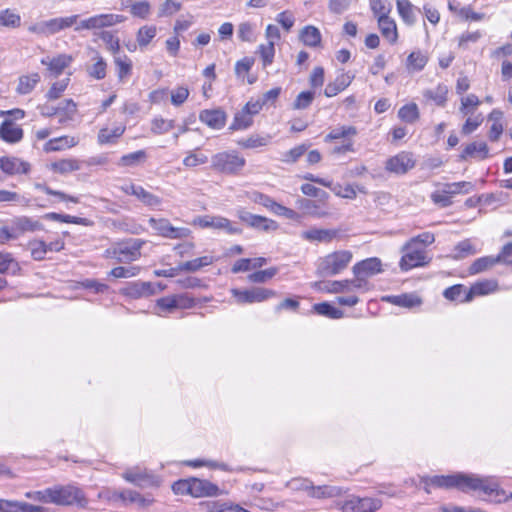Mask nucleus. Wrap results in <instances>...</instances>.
I'll return each mask as SVG.
<instances>
[{
    "mask_svg": "<svg viewBox=\"0 0 512 512\" xmlns=\"http://www.w3.org/2000/svg\"><path fill=\"white\" fill-rule=\"evenodd\" d=\"M118 81L125 83L132 75V60L126 54H119L113 57Z\"/></svg>",
    "mask_w": 512,
    "mask_h": 512,
    "instance_id": "obj_25",
    "label": "nucleus"
},
{
    "mask_svg": "<svg viewBox=\"0 0 512 512\" xmlns=\"http://www.w3.org/2000/svg\"><path fill=\"white\" fill-rule=\"evenodd\" d=\"M79 143V139L74 136H61L54 139H50L44 146L45 151H60L66 148H71Z\"/></svg>",
    "mask_w": 512,
    "mask_h": 512,
    "instance_id": "obj_30",
    "label": "nucleus"
},
{
    "mask_svg": "<svg viewBox=\"0 0 512 512\" xmlns=\"http://www.w3.org/2000/svg\"><path fill=\"white\" fill-rule=\"evenodd\" d=\"M354 76L348 73H342L337 76L333 82L327 84L324 94L326 97L336 96L341 91L345 90L352 82Z\"/></svg>",
    "mask_w": 512,
    "mask_h": 512,
    "instance_id": "obj_29",
    "label": "nucleus"
},
{
    "mask_svg": "<svg viewBox=\"0 0 512 512\" xmlns=\"http://www.w3.org/2000/svg\"><path fill=\"white\" fill-rule=\"evenodd\" d=\"M398 117L402 121L409 123V124H413L414 122H416L420 117V113H419L417 104L409 103V104L402 106L398 111Z\"/></svg>",
    "mask_w": 512,
    "mask_h": 512,
    "instance_id": "obj_44",
    "label": "nucleus"
},
{
    "mask_svg": "<svg viewBox=\"0 0 512 512\" xmlns=\"http://www.w3.org/2000/svg\"><path fill=\"white\" fill-rule=\"evenodd\" d=\"M498 283L494 279H487L476 282L470 287L465 293L464 298L461 300L462 303L470 302L475 296H483L493 293L497 290Z\"/></svg>",
    "mask_w": 512,
    "mask_h": 512,
    "instance_id": "obj_18",
    "label": "nucleus"
},
{
    "mask_svg": "<svg viewBox=\"0 0 512 512\" xmlns=\"http://www.w3.org/2000/svg\"><path fill=\"white\" fill-rule=\"evenodd\" d=\"M445 185V193H448L452 196L457 194H468L474 190V184L469 181H461L454 183H446Z\"/></svg>",
    "mask_w": 512,
    "mask_h": 512,
    "instance_id": "obj_50",
    "label": "nucleus"
},
{
    "mask_svg": "<svg viewBox=\"0 0 512 512\" xmlns=\"http://www.w3.org/2000/svg\"><path fill=\"white\" fill-rule=\"evenodd\" d=\"M199 119L210 128L221 129L225 126L226 114L220 109H207L200 112Z\"/></svg>",
    "mask_w": 512,
    "mask_h": 512,
    "instance_id": "obj_24",
    "label": "nucleus"
},
{
    "mask_svg": "<svg viewBox=\"0 0 512 512\" xmlns=\"http://www.w3.org/2000/svg\"><path fill=\"white\" fill-rule=\"evenodd\" d=\"M231 293L239 304L262 302L276 295L275 291L262 287L247 290L232 289Z\"/></svg>",
    "mask_w": 512,
    "mask_h": 512,
    "instance_id": "obj_8",
    "label": "nucleus"
},
{
    "mask_svg": "<svg viewBox=\"0 0 512 512\" xmlns=\"http://www.w3.org/2000/svg\"><path fill=\"white\" fill-rule=\"evenodd\" d=\"M287 487L293 491H303L308 497L311 496L314 484L307 478H293L287 482Z\"/></svg>",
    "mask_w": 512,
    "mask_h": 512,
    "instance_id": "obj_52",
    "label": "nucleus"
},
{
    "mask_svg": "<svg viewBox=\"0 0 512 512\" xmlns=\"http://www.w3.org/2000/svg\"><path fill=\"white\" fill-rule=\"evenodd\" d=\"M51 169L60 174L77 171L80 169V163L76 159H62L51 164Z\"/></svg>",
    "mask_w": 512,
    "mask_h": 512,
    "instance_id": "obj_47",
    "label": "nucleus"
},
{
    "mask_svg": "<svg viewBox=\"0 0 512 512\" xmlns=\"http://www.w3.org/2000/svg\"><path fill=\"white\" fill-rule=\"evenodd\" d=\"M164 288L165 286H162L160 283L134 281L129 282L121 291L122 294L130 298L138 299L154 295L161 292Z\"/></svg>",
    "mask_w": 512,
    "mask_h": 512,
    "instance_id": "obj_9",
    "label": "nucleus"
},
{
    "mask_svg": "<svg viewBox=\"0 0 512 512\" xmlns=\"http://www.w3.org/2000/svg\"><path fill=\"white\" fill-rule=\"evenodd\" d=\"M73 61L72 56L59 54L55 57H45L41 59V64L47 66L50 75L58 77Z\"/></svg>",
    "mask_w": 512,
    "mask_h": 512,
    "instance_id": "obj_17",
    "label": "nucleus"
},
{
    "mask_svg": "<svg viewBox=\"0 0 512 512\" xmlns=\"http://www.w3.org/2000/svg\"><path fill=\"white\" fill-rule=\"evenodd\" d=\"M0 169L4 174L14 176L28 174L31 170V165L29 162L18 157L4 156L0 157Z\"/></svg>",
    "mask_w": 512,
    "mask_h": 512,
    "instance_id": "obj_13",
    "label": "nucleus"
},
{
    "mask_svg": "<svg viewBox=\"0 0 512 512\" xmlns=\"http://www.w3.org/2000/svg\"><path fill=\"white\" fill-rule=\"evenodd\" d=\"M16 230L19 232H34L43 229L42 223L27 216L16 217L13 220Z\"/></svg>",
    "mask_w": 512,
    "mask_h": 512,
    "instance_id": "obj_34",
    "label": "nucleus"
},
{
    "mask_svg": "<svg viewBox=\"0 0 512 512\" xmlns=\"http://www.w3.org/2000/svg\"><path fill=\"white\" fill-rule=\"evenodd\" d=\"M191 489V496L195 498L215 497L222 494L221 489L216 484L198 478H191Z\"/></svg>",
    "mask_w": 512,
    "mask_h": 512,
    "instance_id": "obj_15",
    "label": "nucleus"
},
{
    "mask_svg": "<svg viewBox=\"0 0 512 512\" xmlns=\"http://www.w3.org/2000/svg\"><path fill=\"white\" fill-rule=\"evenodd\" d=\"M1 512H44L41 506L32 505L26 502L10 501L0 499Z\"/></svg>",
    "mask_w": 512,
    "mask_h": 512,
    "instance_id": "obj_26",
    "label": "nucleus"
},
{
    "mask_svg": "<svg viewBox=\"0 0 512 512\" xmlns=\"http://www.w3.org/2000/svg\"><path fill=\"white\" fill-rule=\"evenodd\" d=\"M466 292L467 291L464 285L456 284L446 288L443 292V296L450 301L459 300L461 302Z\"/></svg>",
    "mask_w": 512,
    "mask_h": 512,
    "instance_id": "obj_63",
    "label": "nucleus"
},
{
    "mask_svg": "<svg viewBox=\"0 0 512 512\" xmlns=\"http://www.w3.org/2000/svg\"><path fill=\"white\" fill-rule=\"evenodd\" d=\"M137 199L140 200L144 205L151 208H157L162 204V199L160 197L150 193L143 187L141 188Z\"/></svg>",
    "mask_w": 512,
    "mask_h": 512,
    "instance_id": "obj_64",
    "label": "nucleus"
},
{
    "mask_svg": "<svg viewBox=\"0 0 512 512\" xmlns=\"http://www.w3.org/2000/svg\"><path fill=\"white\" fill-rule=\"evenodd\" d=\"M352 253L340 250L320 259L318 273L322 276H334L343 271L352 260Z\"/></svg>",
    "mask_w": 512,
    "mask_h": 512,
    "instance_id": "obj_4",
    "label": "nucleus"
},
{
    "mask_svg": "<svg viewBox=\"0 0 512 512\" xmlns=\"http://www.w3.org/2000/svg\"><path fill=\"white\" fill-rule=\"evenodd\" d=\"M397 9L405 23L409 25L415 23L416 16L414 13V7L408 0L397 1Z\"/></svg>",
    "mask_w": 512,
    "mask_h": 512,
    "instance_id": "obj_49",
    "label": "nucleus"
},
{
    "mask_svg": "<svg viewBox=\"0 0 512 512\" xmlns=\"http://www.w3.org/2000/svg\"><path fill=\"white\" fill-rule=\"evenodd\" d=\"M51 504L60 506H77L85 508L88 500L84 492L77 486L68 485H55L52 486V499Z\"/></svg>",
    "mask_w": 512,
    "mask_h": 512,
    "instance_id": "obj_3",
    "label": "nucleus"
},
{
    "mask_svg": "<svg viewBox=\"0 0 512 512\" xmlns=\"http://www.w3.org/2000/svg\"><path fill=\"white\" fill-rule=\"evenodd\" d=\"M401 251L403 252V255L399 262V266L402 271L422 267L429 263V259H427L425 251L417 248L416 246L406 248L404 244Z\"/></svg>",
    "mask_w": 512,
    "mask_h": 512,
    "instance_id": "obj_7",
    "label": "nucleus"
},
{
    "mask_svg": "<svg viewBox=\"0 0 512 512\" xmlns=\"http://www.w3.org/2000/svg\"><path fill=\"white\" fill-rule=\"evenodd\" d=\"M313 310L322 316L331 319H340L343 317V311L334 307L328 302L317 303L313 306Z\"/></svg>",
    "mask_w": 512,
    "mask_h": 512,
    "instance_id": "obj_45",
    "label": "nucleus"
},
{
    "mask_svg": "<svg viewBox=\"0 0 512 512\" xmlns=\"http://www.w3.org/2000/svg\"><path fill=\"white\" fill-rule=\"evenodd\" d=\"M199 224L203 228H214L218 230H225L228 234H240L241 229L233 226L229 219L221 216H205L199 219Z\"/></svg>",
    "mask_w": 512,
    "mask_h": 512,
    "instance_id": "obj_16",
    "label": "nucleus"
},
{
    "mask_svg": "<svg viewBox=\"0 0 512 512\" xmlns=\"http://www.w3.org/2000/svg\"><path fill=\"white\" fill-rule=\"evenodd\" d=\"M448 88L446 85L439 84L434 89L425 90L423 96L427 100L433 101L438 106H444L447 101Z\"/></svg>",
    "mask_w": 512,
    "mask_h": 512,
    "instance_id": "obj_37",
    "label": "nucleus"
},
{
    "mask_svg": "<svg viewBox=\"0 0 512 512\" xmlns=\"http://www.w3.org/2000/svg\"><path fill=\"white\" fill-rule=\"evenodd\" d=\"M143 244L144 241L140 239L117 242L104 251L103 257L113 259L119 263H129L137 260L141 256L140 250Z\"/></svg>",
    "mask_w": 512,
    "mask_h": 512,
    "instance_id": "obj_2",
    "label": "nucleus"
},
{
    "mask_svg": "<svg viewBox=\"0 0 512 512\" xmlns=\"http://www.w3.org/2000/svg\"><path fill=\"white\" fill-rule=\"evenodd\" d=\"M454 251H455V255H454L455 259H463L469 255L476 254V249L469 239L459 242L455 246Z\"/></svg>",
    "mask_w": 512,
    "mask_h": 512,
    "instance_id": "obj_59",
    "label": "nucleus"
},
{
    "mask_svg": "<svg viewBox=\"0 0 512 512\" xmlns=\"http://www.w3.org/2000/svg\"><path fill=\"white\" fill-rule=\"evenodd\" d=\"M77 111V105L72 99H66L60 103L54 110L55 115H60L59 122L63 123L73 119Z\"/></svg>",
    "mask_w": 512,
    "mask_h": 512,
    "instance_id": "obj_36",
    "label": "nucleus"
},
{
    "mask_svg": "<svg viewBox=\"0 0 512 512\" xmlns=\"http://www.w3.org/2000/svg\"><path fill=\"white\" fill-rule=\"evenodd\" d=\"M214 262L212 256H203L190 261L180 263L178 265L179 271L196 272L202 267L208 266Z\"/></svg>",
    "mask_w": 512,
    "mask_h": 512,
    "instance_id": "obj_39",
    "label": "nucleus"
},
{
    "mask_svg": "<svg viewBox=\"0 0 512 512\" xmlns=\"http://www.w3.org/2000/svg\"><path fill=\"white\" fill-rule=\"evenodd\" d=\"M385 299L394 305L405 307V308H412L421 303V300L417 296L412 295V294L387 296Z\"/></svg>",
    "mask_w": 512,
    "mask_h": 512,
    "instance_id": "obj_41",
    "label": "nucleus"
},
{
    "mask_svg": "<svg viewBox=\"0 0 512 512\" xmlns=\"http://www.w3.org/2000/svg\"><path fill=\"white\" fill-rule=\"evenodd\" d=\"M0 138L7 143H17L23 138V130L12 120L6 119L0 125Z\"/></svg>",
    "mask_w": 512,
    "mask_h": 512,
    "instance_id": "obj_20",
    "label": "nucleus"
},
{
    "mask_svg": "<svg viewBox=\"0 0 512 512\" xmlns=\"http://www.w3.org/2000/svg\"><path fill=\"white\" fill-rule=\"evenodd\" d=\"M245 165V159L236 152H220L211 159L212 169L226 174H234L240 171Z\"/></svg>",
    "mask_w": 512,
    "mask_h": 512,
    "instance_id": "obj_5",
    "label": "nucleus"
},
{
    "mask_svg": "<svg viewBox=\"0 0 512 512\" xmlns=\"http://www.w3.org/2000/svg\"><path fill=\"white\" fill-rule=\"evenodd\" d=\"M237 215L241 221L252 228L262 231H275L278 229V224L276 221L260 215L252 214L245 209H239L237 211Z\"/></svg>",
    "mask_w": 512,
    "mask_h": 512,
    "instance_id": "obj_12",
    "label": "nucleus"
},
{
    "mask_svg": "<svg viewBox=\"0 0 512 512\" xmlns=\"http://www.w3.org/2000/svg\"><path fill=\"white\" fill-rule=\"evenodd\" d=\"M28 246L31 252V256L34 260L40 261L45 258L47 248L46 243L44 241L33 240L29 242Z\"/></svg>",
    "mask_w": 512,
    "mask_h": 512,
    "instance_id": "obj_60",
    "label": "nucleus"
},
{
    "mask_svg": "<svg viewBox=\"0 0 512 512\" xmlns=\"http://www.w3.org/2000/svg\"><path fill=\"white\" fill-rule=\"evenodd\" d=\"M113 226L122 231L136 235L141 234L144 231V227L142 225L136 223L130 218H123L121 220L114 221Z\"/></svg>",
    "mask_w": 512,
    "mask_h": 512,
    "instance_id": "obj_51",
    "label": "nucleus"
},
{
    "mask_svg": "<svg viewBox=\"0 0 512 512\" xmlns=\"http://www.w3.org/2000/svg\"><path fill=\"white\" fill-rule=\"evenodd\" d=\"M183 300L184 298L178 295L162 297L156 301L155 314L164 316L166 313H173L178 308L184 307Z\"/></svg>",
    "mask_w": 512,
    "mask_h": 512,
    "instance_id": "obj_22",
    "label": "nucleus"
},
{
    "mask_svg": "<svg viewBox=\"0 0 512 512\" xmlns=\"http://www.w3.org/2000/svg\"><path fill=\"white\" fill-rule=\"evenodd\" d=\"M95 63L88 68V73L91 77L100 80L106 76V62L99 54L93 58Z\"/></svg>",
    "mask_w": 512,
    "mask_h": 512,
    "instance_id": "obj_56",
    "label": "nucleus"
},
{
    "mask_svg": "<svg viewBox=\"0 0 512 512\" xmlns=\"http://www.w3.org/2000/svg\"><path fill=\"white\" fill-rule=\"evenodd\" d=\"M255 28L256 25L251 22L240 23L237 30L238 38L244 42H254L256 40Z\"/></svg>",
    "mask_w": 512,
    "mask_h": 512,
    "instance_id": "obj_53",
    "label": "nucleus"
},
{
    "mask_svg": "<svg viewBox=\"0 0 512 512\" xmlns=\"http://www.w3.org/2000/svg\"><path fill=\"white\" fill-rule=\"evenodd\" d=\"M415 166L412 155L407 152H401L386 162V170L395 174H405Z\"/></svg>",
    "mask_w": 512,
    "mask_h": 512,
    "instance_id": "obj_14",
    "label": "nucleus"
},
{
    "mask_svg": "<svg viewBox=\"0 0 512 512\" xmlns=\"http://www.w3.org/2000/svg\"><path fill=\"white\" fill-rule=\"evenodd\" d=\"M497 264L495 256H485L476 259L469 267L468 272L470 275H475L486 271Z\"/></svg>",
    "mask_w": 512,
    "mask_h": 512,
    "instance_id": "obj_42",
    "label": "nucleus"
},
{
    "mask_svg": "<svg viewBox=\"0 0 512 512\" xmlns=\"http://www.w3.org/2000/svg\"><path fill=\"white\" fill-rule=\"evenodd\" d=\"M321 291H325L328 293H342V292H350V281L342 280V281H332V282H316L314 284Z\"/></svg>",
    "mask_w": 512,
    "mask_h": 512,
    "instance_id": "obj_35",
    "label": "nucleus"
},
{
    "mask_svg": "<svg viewBox=\"0 0 512 512\" xmlns=\"http://www.w3.org/2000/svg\"><path fill=\"white\" fill-rule=\"evenodd\" d=\"M382 506L379 499L350 496L345 501L336 502V507L342 512H375Z\"/></svg>",
    "mask_w": 512,
    "mask_h": 512,
    "instance_id": "obj_6",
    "label": "nucleus"
},
{
    "mask_svg": "<svg viewBox=\"0 0 512 512\" xmlns=\"http://www.w3.org/2000/svg\"><path fill=\"white\" fill-rule=\"evenodd\" d=\"M346 492L347 489L341 486L331 484L314 485L310 498L317 500L332 499L341 497Z\"/></svg>",
    "mask_w": 512,
    "mask_h": 512,
    "instance_id": "obj_19",
    "label": "nucleus"
},
{
    "mask_svg": "<svg viewBox=\"0 0 512 512\" xmlns=\"http://www.w3.org/2000/svg\"><path fill=\"white\" fill-rule=\"evenodd\" d=\"M150 226L157 231V233L169 239H183L189 236L190 230L185 227H174L167 219H149Z\"/></svg>",
    "mask_w": 512,
    "mask_h": 512,
    "instance_id": "obj_10",
    "label": "nucleus"
},
{
    "mask_svg": "<svg viewBox=\"0 0 512 512\" xmlns=\"http://www.w3.org/2000/svg\"><path fill=\"white\" fill-rule=\"evenodd\" d=\"M315 98V93L312 91H303L299 93L292 104L295 110H304L308 108Z\"/></svg>",
    "mask_w": 512,
    "mask_h": 512,
    "instance_id": "obj_58",
    "label": "nucleus"
},
{
    "mask_svg": "<svg viewBox=\"0 0 512 512\" xmlns=\"http://www.w3.org/2000/svg\"><path fill=\"white\" fill-rule=\"evenodd\" d=\"M174 120H165L163 118H155L152 121L151 131L154 134H165L174 128Z\"/></svg>",
    "mask_w": 512,
    "mask_h": 512,
    "instance_id": "obj_62",
    "label": "nucleus"
},
{
    "mask_svg": "<svg viewBox=\"0 0 512 512\" xmlns=\"http://www.w3.org/2000/svg\"><path fill=\"white\" fill-rule=\"evenodd\" d=\"M122 476L127 482L141 488L158 486L159 484L156 476L139 467L126 470Z\"/></svg>",
    "mask_w": 512,
    "mask_h": 512,
    "instance_id": "obj_11",
    "label": "nucleus"
},
{
    "mask_svg": "<svg viewBox=\"0 0 512 512\" xmlns=\"http://www.w3.org/2000/svg\"><path fill=\"white\" fill-rule=\"evenodd\" d=\"M124 132L125 126L123 125H119L112 130L108 128H102L98 133V143L101 145L115 143L116 139L121 137Z\"/></svg>",
    "mask_w": 512,
    "mask_h": 512,
    "instance_id": "obj_38",
    "label": "nucleus"
},
{
    "mask_svg": "<svg viewBox=\"0 0 512 512\" xmlns=\"http://www.w3.org/2000/svg\"><path fill=\"white\" fill-rule=\"evenodd\" d=\"M118 497L125 503H135L140 507L150 505L151 501L145 499L141 494L134 490L125 489L119 492Z\"/></svg>",
    "mask_w": 512,
    "mask_h": 512,
    "instance_id": "obj_46",
    "label": "nucleus"
},
{
    "mask_svg": "<svg viewBox=\"0 0 512 512\" xmlns=\"http://www.w3.org/2000/svg\"><path fill=\"white\" fill-rule=\"evenodd\" d=\"M40 81V75L38 73H32L30 75H24L19 78V83L16 91L19 94L25 95L30 93L37 83Z\"/></svg>",
    "mask_w": 512,
    "mask_h": 512,
    "instance_id": "obj_40",
    "label": "nucleus"
},
{
    "mask_svg": "<svg viewBox=\"0 0 512 512\" xmlns=\"http://www.w3.org/2000/svg\"><path fill=\"white\" fill-rule=\"evenodd\" d=\"M253 124V117L244 108L238 111L230 125V130H244Z\"/></svg>",
    "mask_w": 512,
    "mask_h": 512,
    "instance_id": "obj_43",
    "label": "nucleus"
},
{
    "mask_svg": "<svg viewBox=\"0 0 512 512\" xmlns=\"http://www.w3.org/2000/svg\"><path fill=\"white\" fill-rule=\"evenodd\" d=\"M378 26L383 37L390 43H395L398 38L396 23L393 19L387 17H379Z\"/></svg>",
    "mask_w": 512,
    "mask_h": 512,
    "instance_id": "obj_33",
    "label": "nucleus"
},
{
    "mask_svg": "<svg viewBox=\"0 0 512 512\" xmlns=\"http://www.w3.org/2000/svg\"><path fill=\"white\" fill-rule=\"evenodd\" d=\"M382 263L380 259L368 258L356 263L353 266L354 275H363L366 278L376 275L382 271Z\"/></svg>",
    "mask_w": 512,
    "mask_h": 512,
    "instance_id": "obj_21",
    "label": "nucleus"
},
{
    "mask_svg": "<svg viewBox=\"0 0 512 512\" xmlns=\"http://www.w3.org/2000/svg\"><path fill=\"white\" fill-rule=\"evenodd\" d=\"M299 39L304 45L315 48L321 45L322 35L317 27L307 25L300 30Z\"/></svg>",
    "mask_w": 512,
    "mask_h": 512,
    "instance_id": "obj_28",
    "label": "nucleus"
},
{
    "mask_svg": "<svg viewBox=\"0 0 512 512\" xmlns=\"http://www.w3.org/2000/svg\"><path fill=\"white\" fill-rule=\"evenodd\" d=\"M489 148L485 142H473L468 144L460 155L461 160L469 157H478L486 159L488 157Z\"/></svg>",
    "mask_w": 512,
    "mask_h": 512,
    "instance_id": "obj_31",
    "label": "nucleus"
},
{
    "mask_svg": "<svg viewBox=\"0 0 512 512\" xmlns=\"http://www.w3.org/2000/svg\"><path fill=\"white\" fill-rule=\"evenodd\" d=\"M423 482L426 485L427 492H429V486H434L445 489L456 488L462 492L480 490L490 496L489 500L494 503H502L512 499V493L507 494L492 477L456 473L453 475L425 477Z\"/></svg>",
    "mask_w": 512,
    "mask_h": 512,
    "instance_id": "obj_1",
    "label": "nucleus"
},
{
    "mask_svg": "<svg viewBox=\"0 0 512 512\" xmlns=\"http://www.w3.org/2000/svg\"><path fill=\"white\" fill-rule=\"evenodd\" d=\"M338 232L334 229L312 228L301 233V238L309 242L329 243L336 238Z\"/></svg>",
    "mask_w": 512,
    "mask_h": 512,
    "instance_id": "obj_23",
    "label": "nucleus"
},
{
    "mask_svg": "<svg viewBox=\"0 0 512 512\" xmlns=\"http://www.w3.org/2000/svg\"><path fill=\"white\" fill-rule=\"evenodd\" d=\"M20 15L10 9L0 11V26L16 28L20 25Z\"/></svg>",
    "mask_w": 512,
    "mask_h": 512,
    "instance_id": "obj_55",
    "label": "nucleus"
},
{
    "mask_svg": "<svg viewBox=\"0 0 512 512\" xmlns=\"http://www.w3.org/2000/svg\"><path fill=\"white\" fill-rule=\"evenodd\" d=\"M357 134V130L353 126H340L332 129L326 136V141L338 140L341 138H348L351 136H355Z\"/></svg>",
    "mask_w": 512,
    "mask_h": 512,
    "instance_id": "obj_54",
    "label": "nucleus"
},
{
    "mask_svg": "<svg viewBox=\"0 0 512 512\" xmlns=\"http://www.w3.org/2000/svg\"><path fill=\"white\" fill-rule=\"evenodd\" d=\"M270 138V136H260L258 134H253L247 138L239 140L237 144L245 149L258 148L266 146L269 143Z\"/></svg>",
    "mask_w": 512,
    "mask_h": 512,
    "instance_id": "obj_48",
    "label": "nucleus"
},
{
    "mask_svg": "<svg viewBox=\"0 0 512 512\" xmlns=\"http://www.w3.org/2000/svg\"><path fill=\"white\" fill-rule=\"evenodd\" d=\"M278 272V269L275 267L268 268L266 270H261L254 272L248 276V280L253 283H265L272 277H274Z\"/></svg>",
    "mask_w": 512,
    "mask_h": 512,
    "instance_id": "obj_61",
    "label": "nucleus"
},
{
    "mask_svg": "<svg viewBox=\"0 0 512 512\" xmlns=\"http://www.w3.org/2000/svg\"><path fill=\"white\" fill-rule=\"evenodd\" d=\"M125 20L123 15L100 14L89 18L90 30L110 27Z\"/></svg>",
    "mask_w": 512,
    "mask_h": 512,
    "instance_id": "obj_27",
    "label": "nucleus"
},
{
    "mask_svg": "<svg viewBox=\"0 0 512 512\" xmlns=\"http://www.w3.org/2000/svg\"><path fill=\"white\" fill-rule=\"evenodd\" d=\"M59 18H53L48 21L37 23L29 28L33 33L42 35H52L62 30Z\"/></svg>",
    "mask_w": 512,
    "mask_h": 512,
    "instance_id": "obj_32",
    "label": "nucleus"
},
{
    "mask_svg": "<svg viewBox=\"0 0 512 512\" xmlns=\"http://www.w3.org/2000/svg\"><path fill=\"white\" fill-rule=\"evenodd\" d=\"M157 29L155 26H143L138 30L137 42L140 47H146L156 36Z\"/></svg>",
    "mask_w": 512,
    "mask_h": 512,
    "instance_id": "obj_57",
    "label": "nucleus"
}]
</instances>
